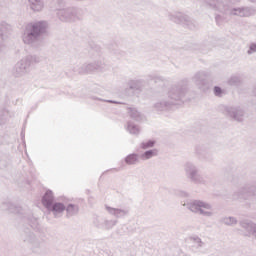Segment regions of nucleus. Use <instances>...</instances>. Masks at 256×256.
<instances>
[{"mask_svg": "<svg viewBox=\"0 0 256 256\" xmlns=\"http://www.w3.org/2000/svg\"><path fill=\"white\" fill-rule=\"evenodd\" d=\"M49 24L47 21H34L27 23L21 33V39L24 45L29 47H41L44 35L47 33Z\"/></svg>", "mask_w": 256, "mask_h": 256, "instance_id": "f257e3e1", "label": "nucleus"}, {"mask_svg": "<svg viewBox=\"0 0 256 256\" xmlns=\"http://www.w3.org/2000/svg\"><path fill=\"white\" fill-rule=\"evenodd\" d=\"M187 88L181 84L172 86L168 91V98L154 104L156 111H167L172 105H181L185 99Z\"/></svg>", "mask_w": 256, "mask_h": 256, "instance_id": "f03ea898", "label": "nucleus"}, {"mask_svg": "<svg viewBox=\"0 0 256 256\" xmlns=\"http://www.w3.org/2000/svg\"><path fill=\"white\" fill-rule=\"evenodd\" d=\"M205 4L212 11H217L222 13V15H234L237 17H251V8L249 7H240L229 10V6L223 2V0H204Z\"/></svg>", "mask_w": 256, "mask_h": 256, "instance_id": "7ed1b4c3", "label": "nucleus"}, {"mask_svg": "<svg viewBox=\"0 0 256 256\" xmlns=\"http://www.w3.org/2000/svg\"><path fill=\"white\" fill-rule=\"evenodd\" d=\"M186 207L191 213L200 215L201 217L211 218L215 215L213 212V204L203 200H193L186 204Z\"/></svg>", "mask_w": 256, "mask_h": 256, "instance_id": "20e7f679", "label": "nucleus"}, {"mask_svg": "<svg viewBox=\"0 0 256 256\" xmlns=\"http://www.w3.org/2000/svg\"><path fill=\"white\" fill-rule=\"evenodd\" d=\"M184 171L187 179L196 185H209V180L199 174V169L193 162H186L184 164Z\"/></svg>", "mask_w": 256, "mask_h": 256, "instance_id": "39448f33", "label": "nucleus"}, {"mask_svg": "<svg viewBox=\"0 0 256 256\" xmlns=\"http://www.w3.org/2000/svg\"><path fill=\"white\" fill-rule=\"evenodd\" d=\"M233 201H252V205L256 204V186H245L237 190L232 195Z\"/></svg>", "mask_w": 256, "mask_h": 256, "instance_id": "423d86ee", "label": "nucleus"}, {"mask_svg": "<svg viewBox=\"0 0 256 256\" xmlns=\"http://www.w3.org/2000/svg\"><path fill=\"white\" fill-rule=\"evenodd\" d=\"M33 63V56L28 55L19 60L14 68H13V75L16 77H25L27 73L31 71V64Z\"/></svg>", "mask_w": 256, "mask_h": 256, "instance_id": "0eeeda50", "label": "nucleus"}, {"mask_svg": "<svg viewBox=\"0 0 256 256\" xmlns=\"http://www.w3.org/2000/svg\"><path fill=\"white\" fill-rule=\"evenodd\" d=\"M57 17L60 21L64 23H71L72 21H77L81 19V10L73 7L69 8H59L57 11Z\"/></svg>", "mask_w": 256, "mask_h": 256, "instance_id": "6e6552de", "label": "nucleus"}, {"mask_svg": "<svg viewBox=\"0 0 256 256\" xmlns=\"http://www.w3.org/2000/svg\"><path fill=\"white\" fill-rule=\"evenodd\" d=\"M207 77H209V73L205 71L196 72L192 77V83L204 93L209 91V81H207Z\"/></svg>", "mask_w": 256, "mask_h": 256, "instance_id": "1a4fd4ad", "label": "nucleus"}, {"mask_svg": "<svg viewBox=\"0 0 256 256\" xmlns=\"http://www.w3.org/2000/svg\"><path fill=\"white\" fill-rule=\"evenodd\" d=\"M169 21L176 23L177 25H185L189 29H193V22L191 18L181 12H171L168 14Z\"/></svg>", "mask_w": 256, "mask_h": 256, "instance_id": "9d476101", "label": "nucleus"}, {"mask_svg": "<svg viewBox=\"0 0 256 256\" xmlns=\"http://www.w3.org/2000/svg\"><path fill=\"white\" fill-rule=\"evenodd\" d=\"M13 31V27L7 23V22H2L0 23V57L5 53L7 47L5 46V39L11 35V32Z\"/></svg>", "mask_w": 256, "mask_h": 256, "instance_id": "9b49d317", "label": "nucleus"}, {"mask_svg": "<svg viewBox=\"0 0 256 256\" xmlns=\"http://www.w3.org/2000/svg\"><path fill=\"white\" fill-rule=\"evenodd\" d=\"M117 223V219H109L105 217H96L93 220V225L96 226L97 229H102L103 231H111Z\"/></svg>", "mask_w": 256, "mask_h": 256, "instance_id": "f8f14e48", "label": "nucleus"}, {"mask_svg": "<svg viewBox=\"0 0 256 256\" xmlns=\"http://www.w3.org/2000/svg\"><path fill=\"white\" fill-rule=\"evenodd\" d=\"M225 113L234 121H238L239 123L243 122L245 119V111L239 106H227L225 108Z\"/></svg>", "mask_w": 256, "mask_h": 256, "instance_id": "ddd939ff", "label": "nucleus"}, {"mask_svg": "<svg viewBox=\"0 0 256 256\" xmlns=\"http://www.w3.org/2000/svg\"><path fill=\"white\" fill-rule=\"evenodd\" d=\"M6 206L8 207V211H10V213H16V215H23L24 219H27L28 221H34V223H37V219L33 218L30 210H25L23 209V207L17 206L12 203H8L6 204Z\"/></svg>", "mask_w": 256, "mask_h": 256, "instance_id": "4468645a", "label": "nucleus"}, {"mask_svg": "<svg viewBox=\"0 0 256 256\" xmlns=\"http://www.w3.org/2000/svg\"><path fill=\"white\" fill-rule=\"evenodd\" d=\"M105 210L108 215H112L115 219H124V217H128L129 208L128 207H111L109 205H105Z\"/></svg>", "mask_w": 256, "mask_h": 256, "instance_id": "2eb2a0df", "label": "nucleus"}, {"mask_svg": "<svg viewBox=\"0 0 256 256\" xmlns=\"http://www.w3.org/2000/svg\"><path fill=\"white\" fill-rule=\"evenodd\" d=\"M47 211L52 213L55 219H59V217H63V213H65V204L61 202H54L51 206L46 208Z\"/></svg>", "mask_w": 256, "mask_h": 256, "instance_id": "dca6fc26", "label": "nucleus"}, {"mask_svg": "<svg viewBox=\"0 0 256 256\" xmlns=\"http://www.w3.org/2000/svg\"><path fill=\"white\" fill-rule=\"evenodd\" d=\"M21 239L24 241V243H28L29 245H31L32 249H37L41 247V243L39 242L37 237H35V234H33L32 232H24L21 235Z\"/></svg>", "mask_w": 256, "mask_h": 256, "instance_id": "f3484780", "label": "nucleus"}, {"mask_svg": "<svg viewBox=\"0 0 256 256\" xmlns=\"http://www.w3.org/2000/svg\"><path fill=\"white\" fill-rule=\"evenodd\" d=\"M191 246L190 251L192 253H201V249L205 247V242L199 236H192L189 238Z\"/></svg>", "mask_w": 256, "mask_h": 256, "instance_id": "a211bd4d", "label": "nucleus"}, {"mask_svg": "<svg viewBox=\"0 0 256 256\" xmlns=\"http://www.w3.org/2000/svg\"><path fill=\"white\" fill-rule=\"evenodd\" d=\"M240 227H242L245 231V237H251L256 228V223L251 220H241L239 222Z\"/></svg>", "mask_w": 256, "mask_h": 256, "instance_id": "6ab92c4d", "label": "nucleus"}, {"mask_svg": "<svg viewBox=\"0 0 256 256\" xmlns=\"http://www.w3.org/2000/svg\"><path fill=\"white\" fill-rule=\"evenodd\" d=\"M55 203V196L53 195V191L47 190L42 197V205L47 209L51 207Z\"/></svg>", "mask_w": 256, "mask_h": 256, "instance_id": "aec40b11", "label": "nucleus"}, {"mask_svg": "<svg viewBox=\"0 0 256 256\" xmlns=\"http://www.w3.org/2000/svg\"><path fill=\"white\" fill-rule=\"evenodd\" d=\"M66 211V219H71V217H76V215H79V205L69 203L67 206H65Z\"/></svg>", "mask_w": 256, "mask_h": 256, "instance_id": "412c9836", "label": "nucleus"}, {"mask_svg": "<svg viewBox=\"0 0 256 256\" xmlns=\"http://www.w3.org/2000/svg\"><path fill=\"white\" fill-rule=\"evenodd\" d=\"M140 159L139 154L131 153L124 158V163H126V165H139Z\"/></svg>", "mask_w": 256, "mask_h": 256, "instance_id": "4be33fe9", "label": "nucleus"}, {"mask_svg": "<svg viewBox=\"0 0 256 256\" xmlns=\"http://www.w3.org/2000/svg\"><path fill=\"white\" fill-rule=\"evenodd\" d=\"M159 151L157 149L147 150L140 155V159L142 161H149V159H153V157H157Z\"/></svg>", "mask_w": 256, "mask_h": 256, "instance_id": "5701e85b", "label": "nucleus"}, {"mask_svg": "<svg viewBox=\"0 0 256 256\" xmlns=\"http://www.w3.org/2000/svg\"><path fill=\"white\" fill-rule=\"evenodd\" d=\"M126 130L128 131V133H130V135H139V133H141V128L139 127V125L134 124L133 122L129 121L127 123L126 126Z\"/></svg>", "mask_w": 256, "mask_h": 256, "instance_id": "b1692460", "label": "nucleus"}, {"mask_svg": "<svg viewBox=\"0 0 256 256\" xmlns=\"http://www.w3.org/2000/svg\"><path fill=\"white\" fill-rule=\"evenodd\" d=\"M30 3V8L32 11H43V7H45V4L43 3V0H28Z\"/></svg>", "mask_w": 256, "mask_h": 256, "instance_id": "393cba45", "label": "nucleus"}, {"mask_svg": "<svg viewBox=\"0 0 256 256\" xmlns=\"http://www.w3.org/2000/svg\"><path fill=\"white\" fill-rule=\"evenodd\" d=\"M86 65H87L88 74H89V73H94V71H99L103 67V62L97 61V62H92Z\"/></svg>", "mask_w": 256, "mask_h": 256, "instance_id": "a878e982", "label": "nucleus"}, {"mask_svg": "<svg viewBox=\"0 0 256 256\" xmlns=\"http://www.w3.org/2000/svg\"><path fill=\"white\" fill-rule=\"evenodd\" d=\"M220 222H222L223 225H228V227H233L237 225L238 220L233 216H228V217L221 218Z\"/></svg>", "mask_w": 256, "mask_h": 256, "instance_id": "bb28decb", "label": "nucleus"}, {"mask_svg": "<svg viewBox=\"0 0 256 256\" xmlns=\"http://www.w3.org/2000/svg\"><path fill=\"white\" fill-rule=\"evenodd\" d=\"M128 113L131 119H134V121H142L143 115L140 114L136 108H128Z\"/></svg>", "mask_w": 256, "mask_h": 256, "instance_id": "cd10ccee", "label": "nucleus"}, {"mask_svg": "<svg viewBox=\"0 0 256 256\" xmlns=\"http://www.w3.org/2000/svg\"><path fill=\"white\" fill-rule=\"evenodd\" d=\"M129 89H132L134 91H139L143 87V81L141 80H131L128 82Z\"/></svg>", "mask_w": 256, "mask_h": 256, "instance_id": "c85d7f7f", "label": "nucleus"}, {"mask_svg": "<svg viewBox=\"0 0 256 256\" xmlns=\"http://www.w3.org/2000/svg\"><path fill=\"white\" fill-rule=\"evenodd\" d=\"M74 73H78V75H89V71L87 68V63L82 64L80 66H75L73 69Z\"/></svg>", "mask_w": 256, "mask_h": 256, "instance_id": "c756f323", "label": "nucleus"}, {"mask_svg": "<svg viewBox=\"0 0 256 256\" xmlns=\"http://www.w3.org/2000/svg\"><path fill=\"white\" fill-rule=\"evenodd\" d=\"M228 83L234 87L241 85V76L234 75L229 80Z\"/></svg>", "mask_w": 256, "mask_h": 256, "instance_id": "7c9ffc66", "label": "nucleus"}, {"mask_svg": "<svg viewBox=\"0 0 256 256\" xmlns=\"http://www.w3.org/2000/svg\"><path fill=\"white\" fill-rule=\"evenodd\" d=\"M151 147H155V140L144 141L140 144L141 149H151Z\"/></svg>", "mask_w": 256, "mask_h": 256, "instance_id": "2f4dec72", "label": "nucleus"}, {"mask_svg": "<svg viewBox=\"0 0 256 256\" xmlns=\"http://www.w3.org/2000/svg\"><path fill=\"white\" fill-rule=\"evenodd\" d=\"M215 21L217 25H223V21H225V16H222L221 14H217L215 16Z\"/></svg>", "mask_w": 256, "mask_h": 256, "instance_id": "473e14b6", "label": "nucleus"}, {"mask_svg": "<svg viewBox=\"0 0 256 256\" xmlns=\"http://www.w3.org/2000/svg\"><path fill=\"white\" fill-rule=\"evenodd\" d=\"M150 80L154 81V83H159L161 81H163V77L158 76V75H150Z\"/></svg>", "mask_w": 256, "mask_h": 256, "instance_id": "72a5a7b5", "label": "nucleus"}, {"mask_svg": "<svg viewBox=\"0 0 256 256\" xmlns=\"http://www.w3.org/2000/svg\"><path fill=\"white\" fill-rule=\"evenodd\" d=\"M222 93H223V89H221V87L219 86L214 87V95H216V97H221Z\"/></svg>", "mask_w": 256, "mask_h": 256, "instance_id": "f704fd0d", "label": "nucleus"}, {"mask_svg": "<svg viewBox=\"0 0 256 256\" xmlns=\"http://www.w3.org/2000/svg\"><path fill=\"white\" fill-rule=\"evenodd\" d=\"M248 55H252V53H256V43H252L248 50Z\"/></svg>", "mask_w": 256, "mask_h": 256, "instance_id": "c9c22d12", "label": "nucleus"}, {"mask_svg": "<svg viewBox=\"0 0 256 256\" xmlns=\"http://www.w3.org/2000/svg\"><path fill=\"white\" fill-rule=\"evenodd\" d=\"M107 103H116V104H118L119 102H117V101H113V100H105Z\"/></svg>", "mask_w": 256, "mask_h": 256, "instance_id": "e433bc0d", "label": "nucleus"}, {"mask_svg": "<svg viewBox=\"0 0 256 256\" xmlns=\"http://www.w3.org/2000/svg\"><path fill=\"white\" fill-rule=\"evenodd\" d=\"M189 194H187V192H181V196L182 197H187Z\"/></svg>", "mask_w": 256, "mask_h": 256, "instance_id": "4c0bfd02", "label": "nucleus"}, {"mask_svg": "<svg viewBox=\"0 0 256 256\" xmlns=\"http://www.w3.org/2000/svg\"><path fill=\"white\" fill-rule=\"evenodd\" d=\"M57 3H61L63 5V0H56Z\"/></svg>", "mask_w": 256, "mask_h": 256, "instance_id": "58836bf2", "label": "nucleus"}, {"mask_svg": "<svg viewBox=\"0 0 256 256\" xmlns=\"http://www.w3.org/2000/svg\"><path fill=\"white\" fill-rule=\"evenodd\" d=\"M253 95L256 96V86H255V88H254Z\"/></svg>", "mask_w": 256, "mask_h": 256, "instance_id": "ea45409f", "label": "nucleus"}, {"mask_svg": "<svg viewBox=\"0 0 256 256\" xmlns=\"http://www.w3.org/2000/svg\"><path fill=\"white\" fill-rule=\"evenodd\" d=\"M250 3H256V0H249Z\"/></svg>", "mask_w": 256, "mask_h": 256, "instance_id": "a19ab883", "label": "nucleus"}, {"mask_svg": "<svg viewBox=\"0 0 256 256\" xmlns=\"http://www.w3.org/2000/svg\"><path fill=\"white\" fill-rule=\"evenodd\" d=\"M21 135H22V137H25V134H23V132H21Z\"/></svg>", "mask_w": 256, "mask_h": 256, "instance_id": "79ce46f5", "label": "nucleus"}]
</instances>
